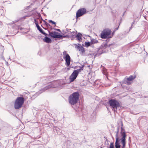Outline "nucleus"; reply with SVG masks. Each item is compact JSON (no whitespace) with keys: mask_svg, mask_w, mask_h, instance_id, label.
Segmentation results:
<instances>
[{"mask_svg":"<svg viewBox=\"0 0 148 148\" xmlns=\"http://www.w3.org/2000/svg\"><path fill=\"white\" fill-rule=\"evenodd\" d=\"M56 82H53L52 83L50 82L47 86H45L43 89L40 90L39 91V93H41L50 88L56 87Z\"/></svg>","mask_w":148,"mask_h":148,"instance_id":"39448f33","label":"nucleus"},{"mask_svg":"<svg viewBox=\"0 0 148 148\" xmlns=\"http://www.w3.org/2000/svg\"><path fill=\"white\" fill-rule=\"evenodd\" d=\"M36 26L37 28V29L39 28V27H40L39 26V25L38 24H37V23H36Z\"/></svg>","mask_w":148,"mask_h":148,"instance_id":"c756f323","label":"nucleus"},{"mask_svg":"<svg viewBox=\"0 0 148 148\" xmlns=\"http://www.w3.org/2000/svg\"><path fill=\"white\" fill-rule=\"evenodd\" d=\"M100 148H104L101 147H100Z\"/></svg>","mask_w":148,"mask_h":148,"instance_id":"ea45409f","label":"nucleus"},{"mask_svg":"<svg viewBox=\"0 0 148 148\" xmlns=\"http://www.w3.org/2000/svg\"><path fill=\"white\" fill-rule=\"evenodd\" d=\"M49 22L50 23H51L52 24L55 25L56 26V23L51 20H49Z\"/></svg>","mask_w":148,"mask_h":148,"instance_id":"a878e982","label":"nucleus"},{"mask_svg":"<svg viewBox=\"0 0 148 148\" xmlns=\"http://www.w3.org/2000/svg\"><path fill=\"white\" fill-rule=\"evenodd\" d=\"M109 148H114L113 143H110Z\"/></svg>","mask_w":148,"mask_h":148,"instance_id":"393cba45","label":"nucleus"},{"mask_svg":"<svg viewBox=\"0 0 148 148\" xmlns=\"http://www.w3.org/2000/svg\"><path fill=\"white\" fill-rule=\"evenodd\" d=\"M91 44L90 42H85V47H86L90 46Z\"/></svg>","mask_w":148,"mask_h":148,"instance_id":"4be33fe9","label":"nucleus"},{"mask_svg":"<svg viewBox=\"0 0 148 148\" xmlns=\"http://www.w3.org/2000/svg\"><path fill=\"white\" fill-rule=\"evenodd\" d=\"M82 34L80 33H78L76 36V37L77 38V39L79 41H81L82 40Z\"/></svg>","mask_w":148,"mask_h":148,"instance_id":"4468645a","label":"nucleus"},{"mask_svg":"<svg viewBox=\"0 0 148 148\" xmlns=\"http://www.w3.org/2000/svg\"><path fill=\"white\" fill-rule=\"evenodd\" d=\"M120 140L119 138H117L116 139L115 143V147L116 148H120L121 145L119 143Z\"/></svg>","mask_w":148,"mask_h":148,"instance_id":"ddd939ff","label":"nucleus"},{"mask_svg":"<svg viewBox=\"0 0 148 148\" xmlns=\"http://www.w3.org/2000/svg\"><path fill=\"white\" fill-rule=\"evenodd\" d=\"M77 70H74L69 77L70 81L71 82H73L75 79L78 75Z\"/></svg>","mask_w":148,"mask_h":148,"instance_id":"0eeeda50","label":"nucleus"},{"mask_svg":"<svg viewBox=\"0 0 148 148\" xmlns=\"http://www.w3.org/2000/svg\"><path fill=\"white\" fill-rule=\"evenodd\" d=\"M134 23V22L132 23V24H133V23Z\"/></svg>","mask_w":148,"mask_h":148,"instance_id":"58836bf2","label":"nucleus"},{"mask_svg":"<svg viewBox=\"0 0 148 148\" xmlns=\"http://www.w3.org/2000/svg\"><path fill=\"white\" fill-rule=\"evenodd\" d=\"M111 31L108 29H106L103 30L101 34V37L102 38H109V36L111 34Z\"/></svg>","mask_w":148,"mask_h":148,"instance_id":"423d86ee","label":"nucleus"},{"mask_svg":"<svg viewBox=\"0 0 148 148\" xmlns=\"http://www.w3.org/2000/svg\"><path fill=\"white\" fill-rule=\"evenodd\" d=\"M78 46H77V49L82 53H84L85 51L84 50V48L81 46V45L80 44H78Z\"/></svg>","mask_w":148,"mask_h":148,"instance_id":"9b49d317","label":"nucleus"},{"mask_svg":"<svg viewBox=\"0 0 148 148\" xmlns=\"http://www.w3.org/2000/svg\"><path fill=\"white\" fill-rule=\"evenodd\" d=\"M119 131H117L116 135V139L117 138H119L118 137V134H119Z\"/></svg>","mask_w":148,"mask_h":148,"instance_id":"bb28decb","label":"nucleus"},{"mask_svg":"<svg viewBox=\"0 0 148 148\" xmlns=\"http://www.w3.org/2000/svg\"><path fill=\"white\" fill-rule=\"evenodd\" d=\"M121 140L123 145L121 148H125L126 144L125 139L121 138Z\"/></svg>","mask_w":148,"mask_h":148,"instance_id":"f3484780","label":"nucleus"},{"mask_svg":"<svg viewBox=\"0 0 148 148\" xmlns=\"http://www.w3.org/2000/svg\"><path fill=\"white\" fill-rule=\"evenodd\" d=\"M130 81L128 80L127 78H125L123 81V83L125 84H127L128 85L131 84V83L130 82Z\"/></svg>","mask_w":148,"mask_h":148,"instance_id":"a211bd4d","label":"nucleus"},{"mask_svg":"<svg viewBox=\"0 0 148 148\" xmlns=\"http://www.w3.org/2000/svg\"><path fill=\"white\" fill-rule=\"evenodd\" d=\"M49 33L51 37L54 38H56L57 34H58V32H49Z\"/></svg>","mask_w":148,"mask_h":148,"instance_id":"f8f14e48","label":"nucleus"},{"mask_svg":"<svg viewBox=\"0 0 148 148\" xmlns=\"http://www.w3.org/2000/svg\"><path fill=\"white\" fill-rule=\"evenodd\" d=\"M73 33H75V32H73Z\"/></svg>","mask_w":148,"mask_h":148,"instance_id":"4c0bfd02","label":"nucleus"},{"mask_svg":"<svg viewBox=\"0 0 148 148\" xmlns=\"http://www.w3.org/2000/svg\"><path fill=\"white\" fill-rule=\"evenodd\" d=\"M79 93L78 92L73 93L69 97V101L71 105L76 104L78 102L79 98Z\"/></svg>","mask_w":148,"mask_h":148,"instance_id":"f03ea898","label":"nucleus"},{"mask_svg":"<svg viewBox=\"0 0 148 148\" xmlns=\"http://www.w3.org/2000/svg\"><path fill=\"white\" fill-rule=\"evenodd\" d=\"M120 123L121 124V130L120 132L121 134V136L122 138H121L125 139L126 137V134L125 132V129L123 128V124L122 121L121 120Z\"/></svg>","mask_w":148,"mask_h":148,"instance_id":"1a4fd4ad","label":"nucleus"},{"mask_svg":"<svg viewBox=\"0 0 148 148\" xmlns=\"http://www.w3.org/2000/svg\"><path fill=\"white\" fill-rule=\"evenodd\" d=\"M86 12V10L84 8H81L78 10L76 13V16L77 18L79 17L84 14Z\"/></svg>","mask_w":148,"mask_h":148,"instance_id":"6e6552de","label":"nucleus"},{"mask_svg":"<svg viewBox=\"0 0 148 148\" xmlns=\"http://www.w3.org/2000/svg\"><path fill=\"white\" fill-rule=\"evenodd\" d=\"M88 36L90 37V42L92 45L97 43L98 42V41L97 40L93 38H92L91 37L88 35Z\"/></svg>","mask_w":148,"mask_h":148,"instance_id":"2eb2a0df","label":"nucleus"},{"mask_svg":"<svg viewBox=\"0 0 148 148\" xmlns=\"http://www.w3.org/2000/svg\"><path fill=\"white\" fill-rule=\"evenodd\" d=\"M118 29V27H117V28L116 29V30H117V29Z\"/></svg>","mask_w":148,"mask_h":148,"instance_id":"e433bc0d","label":"nucleus"},{"mask_svg":"<svg viewBox=\"0 0 148 148\" xmlns=\"http://www.w3.org/2000/svg\"><path fill=\"white\" fill-rule=\"evenodd\" d=\"M132 25H133V24H132L131 27H130V29H131L132 26Z\"/></svg>","mask_w":148,"mask_h":148,"instance_id":"f704fd0d","label":"nucleus"},{"mask_svg":"<svg viewBox=\"0 0 148 148\" xmlns=\"http://www.w3.org/2000/svg\"><path fill=\"white\" fill-rule=\"evenodd\" d=\"M62 37V35H60L58 33L57 34V36H56V38H60Z\"/></svg>","mask_w":148,"mask_h":148,"instance_id":"b1692460","label":"nucleus"},{"mask_svg":"<svg viewBox=\"0 0 148 148\" xmlns=\"http://www.w3.org/2000/svg\"><path fill=\"white\" fill-rule=\"evenodd\" d=\"M94 115H96V113H94Z\"/></svg>","mask_w":148,"mask_h":148,"instance_id":"c9c22d12","label":"nucleus"},{"mask_svg":"<svg viewBox=\"0 0 148 148\" xmlns=\"http://www.w3.org/2000/svg\"><path fill=\"white\" fill-rule=\"evenodd\" d=\"M34 23H35V24L36 25V23L38 24V21L36 20V19H34Z\"/></svg>","mask_w":148,"mask_h":148,"instance_id":"c85d7f7f","label":"nucleus"},{"mask_svg":"<svg viewBox=\"0 0 148 148\" xmlns=\"http://www.w3.org/2000/svg\"><path fill=\"white\" fill-rule=\"evenodd\" d=\"M66 36H63L62 35V38H65L66 37Z\"/></svg>","mask_w":148,"mask_h":148,"instance_id":"72a5a7b5","label":"nucleus"},{"mask_svg":"<svg viewBox=\"0 0 148 148\" xmlns=\"http://www.w3.org/2000/svg\"><path fill=\"white\" fill-rule=\"evenodd\" d=\"M24 102L23 97H18L15 100L14 104V107L15 109H18L21 108Z\"/></svg>","mask_w":148,"mask_h":148,"instance_id":"7ed1b4c3","label":"nucleus"},{"mask_svg":"<svg viewBox=\"0 0 148 148\" xmlns=\"http://www.w3.org/2000/svg\"><path fill=\"white\" fill-rule=\"evenodd\" d=\"M38 29L40 32V33L44 35L45 36L47 35V34L45 33L42 29L40 27Z\"/></svg>","mask_w":148,"mask_h":148,"instance_id":"aec40b11","label":"nucleus"},{"mask_svg":"<svg viewBox=\"0 0 148 148\" xmlns=\"http://www.w3.org/2000/svg\"><path fill=\"white\" fill-rule=\"evenodd\" d=\"M82 68H83L82 67H80L79 69H77L76 70H77L78 74L83 69Z\"/></svg>","mask_w":148,"mask_h":148,"instance_id":"5701e85b","label":"nucleus"},{"mask_svg":"<svg viewBox=\"0 0 148 148\" xmlns=\"http://www.w3.org/2000/svg\"><path fill=\"white\" fill-rule=\"evenodd\" d=\"M108 103L114 112H117L118 110H119V108L121 107V102L115 99L110 100L108 101Z\"/></svg>","mask_w":148,"mask_h":148,"instance_id":"f257e3e1","label":"nucleus"},{"mask_svg":"<svg viewBox=\"0 0 148 148\" xmlns=\"http://www.w3.org/2000/svg\"><path fill=\"white\" fill-rule=\"evenodd\" d=\"M136 75H130L128 78H127L128 80L130 81H132L136 77Z\"/></svg>","mask_w":148,"mask_h":148,"instance_id":"6ab92c4d","label":"nucleus"},{"mask_svg":"<svg viewBox=\"0 0 148 148\" xmlns=\"http://www.w3.org/2000/svg\"><path fill=\"white\" fill-rule=\"evenodd\" d=\"M66 54V51H64V52H63V55H66V54Z\"/></svg>","mask_w":148,"mask_h":148,"instance_id":"7c9ffc66","label":"nucleus"},{"mask_svg":"<svg viewBox=\"0 0 148 148\" xmlns=\"http://www.w3.org/2000/svg\"><path fill=\"white\" fill-rule=\"evenodd\" d=\"M107 46V45L106 43L103 44L101 47L96 49L94 53L95 57L99 56L102 54L103 52V49H105Z\"/></svg>","mask_w":148,"mask_h":148,"instance_id":"20e7f679","label":"nucleus"},{"mask_svg":"<svg viewBox=\"0 0 148 148\" xmlns=\"http://www.w3.org/2000/svg\"><path fill=\"white\" fill-rule=\"evenodd\" d=\"M63 58L66 61V66H69L70 64L71 58L69 54H66L65 57H64Z\"/></svg>","mask_w":148,"mask_h":148,"instance_id":"9d476101","label":"nucleus"},{"mask_svg":"<svg viewBox=\"0 0 148 148\" xmlns=\"http://www.w3.org/2000/svg\"><path fill=\"white\" fill-rule=\"evenodd\" d=\"M53 129L54 132H56L58 134L59 133L58 132L60 130L58 127H54Z\"/></svg>","mask_w":148,"mask_h":148,"instance_id":"412c9836","label":"nucleus"},{"mask_svg":"<svg viewBox=\"0 0 148 148\" xmlns=\"http://www.w3.org/2000/svg\"><path fill=\"white\" fill-rule=\"evenodd\" d=\"M56 30H57V31H58V32H60V30L59 29H55Z\"/></svg>","mask_w":148,"mask_h":148,"instance_id":"2f4dec72","label":"nucleus"},{"mask_svg":"<svg viewBox=\"0 0 148 148\" xmlns=\"http://www.w3.org/2000/svg\"><path fill=\"white\" fill-rule=\"evenodd\" d=\"M43 21L45 22V24L47 26H50V25L49 23H48L47 22L45 21Z\"/></svg>","mask_w":148,"mask_h":148,"instance_id":"cd10ccee","label":"nucleus"},{"mask_svg":"<svg viewBox=\"0 0 148 148\" xmlns=\"http://www.w3.org/2000/svg\"><path fill=\"white\" fill-rule=\"evenodd\" d=\"M44 41L47 43H51V39L47 36L45 37V38L43 39Z\"/></svg>","mask_w":148,"mask_h":148,"instance_id":"dca6fc26","label":"nucleus"},{"mask_svg":"<svg viewBox=\"0 0 148 148\" xmlns=\"http://www.w3.org/2000/svg\"><path fill=\"white\" fill-rule=\"evenodd\" d=\"M119 126H118L117 128V131H119Z\"/></svg>","mask_w":148,"mask_h":148,"instance_id":"473e14b6","label":"nucleus"}]
</instances>
